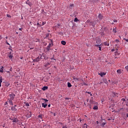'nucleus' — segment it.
<instances>
[{
  "instance_id": "obj_1",
  "label": "nucleus",
  "mask_w": 128,
  "mask_h": 128,
  "mask_svg": "<svg viewBox=\"0 0 128 128\" xmlns=\"http://www.w3.org/2000/svg\"><path fill=\"white\" fill-rule=\"evenodd\" d=\"M14 98H16V94L14 93H12L8 95V104H9L10 106H14V102L12 100H14Z\"/></svg>"
},
{
  "instance_id": "obj_2",
  "label": "nucleus",
  "mask_w": 128,
  "mask_h": 128,
  "mask_svg": "<svg viewBox=\"0 0 128 128\" xmlns=\"http://www.w3.org/2000/svg\"><path fill=\"white\" fill-rule=\"evenodd\" d=\"M16 106H17L16 105H14V106H12V107H11V110L12 112H18V109L16 108Z\"/></svg>"
},
{
  "instance_id": "obj_3",
  "label": "nucleus",
  "mask_w": 128,
  "mask_h": 128,
  "mask_svg": "<svg viewBox=\"0 0 128 128\" xmlns=\"http://www.w3.org/2000/svg\"><path fill=\"white\" fill-rule=\"evenodd\" d=\"M40 56L37 57L35 59L33 60L34 62H40Z\"/></svg>"
},
{
  "instance_id": "obj_4",
  "label": "nucleus",
  "mask_w": 128,
  "mask_h": 128,
  "mask_svg": "<svg viewBox=\"0 0 128 128\" xmlns=\"http://www.w3.org/2000/svg\"><path fill=\"white\" fill-rule=\"evenodd\" d=\"M98 74L100 76L101 78H102L104 76H106V73L104 72H100V73H98Z\"/></svg>"
},
{
  "instance_id": "obj_5",
  "label": "nucleus",
  "mask_w": 128,
  "mask_h": 128,
  "mask_svg": "<svg viewBox=\"0 0 128 128\" xmlns=\"http://www.w3.org/2000/svg\"><path fill=\"white\" fill-rule=\"evenodd\" d=\"M124 108H122L118 110L117 112L118 114H123L124 113Z\"/></svg>"
},
{
  "instance_id": "obj_6",
  "label": "nucleus",
  "mask_w": 128,
  "mask_h": 128,
  "mask_svg": "<svg viewBox=\"0 0 128 128\" xmlns=\"http://www.w3.org/2000/svg\"><path fill=\"white\" fill-rule=\"evenodd\" d=\"M101 42V40L100 38H97L96 39V44H100Z\"/></svg>"
},
{
  "instance_id": "obj_7",
  "label": "nucleus",
  "mask_w": 128,
  "mask_h": 128,
  "mask_svg": "<svg viewBox=\"0 0 128 128\" xmlns=\"http://www.w3.org/2000/svg\"><path fill=\"white\" fill-rule=\"evenodd\" d=\"M50 46H52L51 44H49L47 46L46 50L48 52L50 50Z\"/></svg>"
},
{
  "instance_id": "obj_8",
  "label": "nucleus",
  "mask_w": 128,
  "mask_h": 128,
  "mask_svg": "<svg viewBox=\"0 0 128 128\" xmlns=\"http://www.w3.org/2000/svg\"><path fill=\"white\" fill-rule=\"evenodd\" d=\"M26 4L30 6H32V2H30V0L26 1Z\"/></svg>"
},
{
  "instance_id": "obj_9",
  "label": "nucleus",
  "mask_w": 128,
  "mask_h": 128,
  "mask_svg": "<svg viewBox=\"0 0 128 128\" xmlns=\"http://www.w3.org/2000/svg\"><path fill=\"white\" fill-rule=\"evenodd\" d=\"M42 108H46V106H48V104H44V103H42Z\"/></svg>"
},
{
  "instance_id": "obj_10",
  "label": "nucleus",
  "mask_w": 128,
  "mask_h": 128,
  "mask_svg": "<svg viewBox=\"0 0 128 128\" xmlns=\"http://www.w3.org/2000/svg\"><path fill=\"white\" fill-rule=\"evenodd\" d=\"M100 46H102V44H96L95 46L99 48V50H102V47Z\"/></svg>"
},
{
  "instance_id": "obj_11",
  "label": "nucleus",
  "mask_w": 128,
  "mask_h": 128,
  "mask_svg": "<svg viewBox=\"0 0 128 128\" xmlns=\"http://www.w3.org/2000/svg\"><path fill=\"white\" fill-rule=\"evenodd\" d=\"M98 18L99 20H102V14H98Z\"/></svg>"
},
{
  "instance_id": "obj_12",
  "label": "nucleus",
  "mask_w": 128,
  "mask_h": 128,
  "mask_svg": "<svg viewBox=\"0 0 128 128\" xmlns=\"http://www.w3.org/2000/svg\"><path fill=\"white\" fill-rule=\"evenodd\" d=\"M12 122H18V118H14Z\"/></svg>"
},
{
  "instance_id": "obj_13",
  "label": "nucleus",
  "mask_w": 128,
  "mask_h": 128,
  "mask_svg": "<svg viewBox=\"0 0 128 128\" xmlns=\"http://www.w3.org/2000/svg\"><path fill=\"white\" fill-rule=\"evenodd\" d=\"M104 46H110V44L108 43V41L105 42H104Z\"/></svg>"
},
{
  "instance_id": "obj_14",
  "label": "nucleus",
  "mask_w": 128,
  "mask_h": 128,
  "mask_svg": "<svg viewBox=\"0 0 128 128\" xmlns=\"http://www.w3.org/2000/svg\"><path fill=\"white\" fill-rule=\"evenodd\" d=\"M43 57L44 58V60H48V56H46V54H44L43 56Z\"/></svg>"
},
{
  "instance_id": "obj_15",
  "label": "nucleus",
  "mask_w": 128,
  "mask_h": 128,
  "mask_svg": "<svg viewBox=\"0 0 128 128\" xmlns=\"http://www.w3.org/2000/svg\"><path fill=\"white\" fill-rule=\"evenodd\" d=\"M88 124H84L82 126V128H88Z\"/></svg>"
},
{
  "instance_id": "obj_16",
  "label": "nucleus",
  "mask_w": 128,
  "mask_h": 128,
  "mask_svg": "<svg viewBox=\"0 0 128 128\" xmlns=\"http://www.w3.org/2000/svg\"><path fill=\"white\" fill-rule=\"evenodd\" d=\"M48 86H44L42 88V90H48Z\"/></svg>"
},
{
  "instance_id": "obj_17",
  "label": "nucleus",
  "mask_w": 128,
  "mask_h": 128,
  "mask_svg": "<svg viewBox=\"0 0 128 128\" xmlns=\"http://www.w3.org/2000/svg\"><path fill=\"white\" fill-rule=\"evenodd\" d=\"M61 44H63V46H66V41H62L61 42Z\"/></svg>"
},
{
  "instance_id": "obj_18",
  "label": "nucleus",
  "mask_w": 128,
  "mask_h": 128,
  "mask_svg": "<svg viewBox=\"0 0 128 128\" xmlns=\"http://www.w3.org/2000/svg\"><path fill=\"white\" fill-rule=\"evenodd\" d=\"M50 62H46V64L44 65L45 68H48V66H50Z\"/></svg>"
},
{
  "instance_id": "obj_19",
  "label": "nucleus",
  "mask_w": 128,
  "mask_h": 128,
  "mask_svg": "<svg viewBox=\"0 0 128 128\" xmlns=\"http://www.w3.org/2000/svg\"><path fill=\"white\" fill-rule=\"evenodd\" d=\"M0 72H4V66H2V67L0 68Z\"/></svg>"
},
{
  "instance_id": "obj_20",
  "label": "nucleus",
  "mask_w": 128,
  "mask_h": 128,
  "mask_svg": "<svg viewBox=\"0 0 128 128\" xmlns=\"http://www.w3.org/2000/svg\"><path fill=\"white\" fill-rule=\"evenodd\" d=\"M68 88H72V84L70 82L68 83Z\"/></svg>"
},
{
  "instance_id": "obj_21",
  "label": "nucleus",
  "mask_w": 128,
  "mask_h": 128,
  "mask_svg": "<svg viewBox=\"0 0 128 128\" xmlns=\"http://www.w3.org/2000/svg\"><path fill=\"white\" fill-rule=\"evenodd\" d=\"M42 100H44L45 102H48V100L47 99H46V98H42Z\"/></svg>"
},
{
  "instance_id": "obj_22",
  "label": "nucleus",
  "mask_w": 128,
  "mask_h": 128,
  "mask_svg": "<svg viewBox=\"0 0 128 128\" xmlns=\"http://www.w3.org/2000/svg\"><path fill=\"white\" fill-rule=\"evenodd\" d=\"M74 6V4H70V6L69 8H73Z\"/></svg>"
},
{
  "instance_id": "obj_23",
  "label": "nucleus",
  "mask_w": 128,
  "mask_h": 128,
  "mask_svg": "<svg viewBox=\"0 0 128 128\" xmlns=\"http://www.w3.org/2000/svg\"><path fill=\"white\" fill-rule=\"evenodd\" d=\"M94 110H98V106H94Z\"/></svg>"
},
{
  "instance_id": "obj_24",
  "label": "nucleus",
  "mask_w": 128,
  "mask_h": 128,
  "mask_svg": "<svg viewBox=\"0 0 128 128\" xmlns=\"http://www.w3.org/2000/svg\"><path fill=\"white\" fill-rule=\"evenodd\" d=\"M112 32H116V28H113V29H112Z\"/></svg>"
},
{
  "instance_id": "obj_25",
  "label": "nucleus",
  "mask_w": 128,
  "mask_h": 128,
  "mask_svg": "<svg viewBox=\"0 0 128 128\" xmlns=\"http://www.w3.org/2000/svg\"><path fill=\"white\" fill-rule=\"evenodd\" d=\"M38 118H41V120H42V114H40L38 116Z\"/></svg>"
},
{
  "instance_id": "obj_26",
  "label": "nucleus",
  "mask_w": 128,
  "mask_h": 128,
  "mask_svg": "<svg viewBox=\"0 0 128 128\" xmlns=\"http://www.w3.org/2000/svg\"><path fill=\"white\" fill-rule=\"evenodd\" d=\"M117 72L118 74H122V71L120 70H117Z\"/></svg>"
},
{
  "instance_id": "obj_27",
  "label": "nucleus",
  "mask_w": 128,
  "mask_h": 128,
  "mask_svg": "<svg viewBox=\"0 0 128 128\" xmlns=\"http://www.w3.org/2000/svg\"><path fill=\"white\" fill-rule=\"evenodd\" d=\"M48 36H50V34L48 33L46 34V36L44 38H48Z\"/></svg>"
},
{
  "instance_id": "obj_28",
  "label": "nucleus",
  "mask_w": 128,
  "mask_h": 128,
  "mask_svg": "<svg viewBox=\"0 0 128 128\" xmlns=\"http://www.w3.org/2000/svg\"><path fill=\"white\" fill-rule=\"evenodd\" d=\"M74 22H78V18H76L74 20Z\"/></svg>"
},
{
  "instance_id": "obj_29",
  "label": "nucleus",
  "mask_w": 128,
  "mask_h": 128,
  "mask_svg": "<svg viewBox=\"0 0 128 128\" xmlns=\"http://www.w3.org/2000/svg\"><path fill=\"white\" fill-rule=\"evenodd\" d=\"M10 86V83H8V82H7V83H6V84H5V86H7V87H8V86Z\"/></svg>"
},
{
  "instance_id": "obj_30",
  "label": "nucleus",
  "mask_w": 128,
  "mask_h": 128,
  "mask_svg": "<svg viewBox=\"0 0 128 128\" xmlns=\"http://www.w3.org/2000/svg\"><path fill=\"white\" fill-rule=\"evenodd\" d=\"M2 77L0 78V84H2Z\"/></svg>"
},
{
  "instance_id": "obj_31",
  "label": "nucleus",
  "mask_w": 128,
  "mask_h": 128,
  "mask_svg": "<svg viewBox=\"0 0 128 128\" xmlns=\"http://www.w3.org/2000/svg\"><path fill=\"white\" fill-rule=\"evenodd\" d=\"M104 126H106V122H102V126L104 128Z\"/></svg>"
},
{
  "instance_id": "obj_32",
  "label": "nucleus",
  "mask_w": 128,
  "mask_h": 128,
  "mask_svg": "<svg viewBox=\"0 0 128 128\" xmlns=\"http://www.w3.org/2000/svg\"><path fill=\"white\" fill-rule=\"evenodd\" d=\"M115 42H116L117 44H118V42H120V40H115Z\"/></svg>"
},
{
  "instance_id": "obj_33",
  "label": "nucleus",
  "mask_w": 128,
  "mask_h": 128,
  "mask_svg": "<svg viewBox=\"0 0 128 128\" xmlns=\"http://www.w3.org/2000/svg\"><path fill=\"white\" fill-rule=\"evenodd\" d=\"M46 24V22H42V26H44V24Z\"/></svg>"
},
{
  "instance_id": "obj_34",
  "label": "nucleus",
  "mask_w": 128,
  "mask_h": 128,
  "mask_svg": "<svg viewBox=\"0 0 128 128\" xmlns=\"http://www.w3.org/2000/svg\"><path fill=\"white\" fill-rule=\"evenodd\" d=\"M26 106H30V104H28V103H26Z\"/></svg>"
},
{
  "instance_id": "obj_35",
  "label": "nucleus",
  "mask_w": 128,
  "mask_h": 128,
  "mask_svg": "<svg viewBox=\"0 0 128 128\" xmlns=\"http://www.w3.org/2000/svg\"><path fill=\"white\" fill-rule=\"evenodd\" d=\"M6 16H8V18H12V16H10V15L7 14H6Z\"/></svg>"
},
{
  "instance_id": "obj_36",
  "label": "nucleus",
  "mask_w": 128,
  "mask_h": 128,
  "mask_svg": "<svg viewBox=\"0 0 128 128\" xmlns=\"http://www.w3.org/2000/svg\"><path fill=\"white\" fill-rule=\"evenodd\" d=\"M125 68H126V70H127V72H128V66H126L125 67Z\"/></svg>"
},
{
  "instance_id": "obj_37",
  "label": "nucleus",
  "mask_w": 128,
  "mask_h": 128,
  "mask_svg": "<svg viewBox=\"0 0 128 128\" xmlns=\"http://www.w3.org/2000/svg\"><path fill=\"white\" fill-rule=\"evenodd\" d=\"M9 58H12V55L10 54V55L9 56Z\"/></svg>"
},
{
  "instance_id": "obj_38",
  "label": "nucleus",
  "mask_w": 128,
  "mask_h": 128,
  "mask_svg": "<svg viewBox=\"0 0 128 128\" xmlns=\"http://www.w3.org/2000/svg\"><path fill=\"white\" fill-rule=\"evenodd\" d=\"M37 26H39L40 28V26H42V25H40V23H38V22Z\"/></svg>"
},
{
  "instance_id": "obj_39",
  "label": "nucleus",
  "mask_w": 128,
  "mask_h": 128,
  "mask_svg": "<svg viewBox=\"0 0 128 128\" xmlns=\"http://www.w3.org/2000/svg\"><path fill=\"white\" fill-rule=\"evenodd\" d=\"M114 22H118V20H114Z\"/></svg>"
},
{
  "instance_id": "obj_40",
  "label": "nucleus",
  "mask_w": 128,
  "mask_h": 128,
  "mask_svg": "<svg viewBox=\"0 0 128 128\" xmlns=\"http://www.w3.org/2000/svg\"><path fill=\"white\" fill-rule=\"evenodd\" d=\"M122 102H126V100L124 98H122Z\"/></svg>"
},
{
  "instance_id": "obj_41",
  "label": "nucleus",
  "mask_w": 128,
  "mask_h": 128,
  "mask_svg": "<svg viewBox=\"0 0 128 128\" xmlns=\"http://www.w3.org/2000/svg\"><path fill=\"white\" fill-rule=\"evenodd\" d=\"M83 84H84V86H88V84H86V82H84Z\"/></svg>"
},
{
  "instance_id": "obj_42",
  "label": "nucleus",
  "mask_w": 128,
  "mask_h": 128,
  "mask_svg": "<svg viewBox=\"0 0 128 128\" xmlns=\"http://www.w3.org/2000/svg\"><path fill=\"white\" fill-rule=\"evenodd\" d=\"M124 40H126V42H128V39H126V38H124Z\"/></svg>"
},
{
  "instance_id": "obj_43",
  "label": "nucleus",
  "mask_w": 128,
  "mask_h": 128,
  "mask_svg": "<svg viewBox=\"0 0 128 128\" xmlns=\"http://www.w3.org/2000/svg\"><path fill=\"white\" fill-rule=\"evenodd\" d=\"M70 98H68V97H66V98H65V100H70Z\"/></svg>"
},
{
  "instance_id": "obj_44",
  "label": "nucleus",
  "mask_w": 128,
  "mask_h": 128,
  "mask_svg": "<svg viewBox=\"0 0 128 128\" xmlns=\"http://www.w3.org/2000/svg\"><path fill=\"white\" fill-rule=\"evenodd\" d=\"M40 60H42V56H41L40 57Z\"/></svg>"
},
{
  "instance_id": "obj_45",
  "label": "nucleus",
  "mask_w": 128,
  "mask_h": 128,
  "mask_svg": "<svg viewBox=\"0 0 128 128\" xmlns=\"http://www.w3.org/2000/svg\"><path fill=\"white\" fill-rule=\"evenodd\" d=\"M10 118V120H12V121L14 120V118Z\"/></svg>"
},
{
  "instance_id": "obj_46",
  "label": "nucleus",
  "mask_w": 128,
  "mask_h": 128,
  "mask_svg": "<svg viewBox=\"0 0 128 128\" xmlns=\"http://www.w3.org/2000/svg\"><path fill=\"white\" fill-rule=\"evenodd\" d=\"M19 30H22V28H20Z\"/></svg>"
},
{
  "instance_id": "obj_47",
  "label": "nucleus",
  "mask_w": 128,
  "mask_h": 128,
  "mask_svg": "<svg viewBox=\"0 0 128 128\" xmlns=\"http://www.w3.org/2000/svg\"><path fill=\"white\" fill-rule=\"evenodd\" d=\"M30 116H29V118H31V116H32V112H30Z\"/></svg>"
},
{
  "instance_id": "obj_48",
  "label": "nucleus",
  "mask_w": 128,
  "mask_h": 128,
  "mask_svg": "<svg viewBox=\"0 0 128 128\" xmlns=\"http://www.w3.org/2000/svg\"><path fill=\"white\" fill-rule=\"evenodd\" d=\"M50 60H56V59L54 58H50Z\"/></svg>"
},
{
  "instance_id": "obj_49",
  "label": "nucleus",
  "mask_w": 128,
  "mask_h": 128,
  "mask_svg": "<svg viewBox=\"0 0 128 128\" xmlns=\"http://www.w3.org/2000/svg\"><path fill=\"white\" fill-rule=\"evenodd\" d=\"M48 108H50V104H48Z\"/></svg>"
},
{
  "instance_id": "obj_50",
  "label": "nucleus",
  "mask_w": 128,
  "mask_h": 128,
  "mask_svg": "<svg viewBox=\"0 0 128 128\" xmlns=\"http://www.w3.org/2000/svg\"><path fill=\"white\" fill-rule=\"evenodd\" d=\"M8 102H5V104H8Z\"/></svg>"
},
{
  "instance_id": "obj_51",
  "label": "nucleus",
  "mask_w": 128,
  "mask_h": 128,
  "mask_svg": "<svg viewBox=\"0 0 128 128\" xmlns=\"http://www.w3.org/2000/svg\"><path fill=\"white\" fill-rule=\"evenodd\" d=\"M106 80H104V82H105L106 84Z\"/></svg>"
},
{
  "instance_id": "obj_52",
  "label": "nucleus",
  "mask_w": 128,
  "mask_h": 128,
  "mask_svg": "<svg viewBox=\"0 0 128 128\" xmlns=\"http://www.w3.org/2000/svg\"><path fill=\"white\" fill-rule=\"evenodd\" d=\"M88 92V94H92V92Z\"/></svg>"
},
{
  "instance_id": "obj_53",
  "label": "nucleus",
  "mask_w": 128,
  "mask_h": 128,
  "mask_svg": "<svg viewBox=\"0 0 128 128\" xmlns=\"http://www.w3.org/2000/svg\"><path fill=\"white\" fill-rule=\"evenodd\" d=\"M112 119H110V118H108V120H110Z\"/></svg>"
},
{
  "instance_id": "obj_54",
  "label": "nucleus",
  "mask_w": 128,
  "mask_h": 128,
  "mask_svg": "<svg viewBox=\"0 0 128 128\" xmlns=\"http://www.w3.org/2000/svg\"><path fill=\"white\" fill-rule=\"evenodd\" d=\"M54 116H56V113H54Z\"/></svg>"
},
{
  "instance_id": "obj_55",
  "label": "nucleus",
  "mask_w": 128,
  "mask_h": 128,
  "mask_svg": "<svg viewBox=\"0 0 128 128\" xmlns=\"http://www.w3.org/2000/svg\"><path fill=\"white\" fill-rule=\"evenodd\" d=\"M98 84H102V82H98Z\"/></svg>"
},
{
  "instance_id": "obj_56",
  "label": "nucleus",
  "mask_w": 128,
  "mask_h": 128,
  "mask_svg": "<svg viewBox=\"0 0 128 128\" xmlns=\"http://www.w3.org/2000/svg\"><path fill=\"white\" fill-rule=\"evenodd\" d=\"M6 72H8V74H10V71H6Z\"/></svg>"
},
{
  "instance_id": "obj_57",
  "label": "nucleus",
  "mask_w": 128,
  "mask_h": 128,
  "mask_svg": "<svg viewBox=\"0 0 128 128\" xmlns=\"http://www.w3.org/2000/svg\"><path fill=\"white\" fill-rule=\"evenodd\" d=\"M6 44H7L8 46H10V44H9L8 42H6Z\"/></svg>"
},
{
  "instance_id": "obj_58",
  "label": "nucleus",
  "mask_w": 128,
  "mask_h": 128,
  "mask_svg": "<svg viewBox=\"0 0 128 128\" xmlns=\"http://www.w3.org/2000/svg\"><path fill=\"white\" fill-rule=\"evenodd\" d=\"M112 52H114V49H112Z\"/></svg>"
},
{
  "instance_id": "obj_59",
  "label": "nucleus",
  "mask_w": 128,
  "mask_h": 128,
  "mask_svg": "<svg viewBox=\"0 0 128 128\" xmlns=\"http://www.w3.org/2000/svg\"><path fill=\"white\" fill-rule=\"evenodd\" d=\"M54 68H56V66H54Z\"/></svg>"
},
{
  "instance_id": "obj_60",
  "label": "nucleus",
  "mask_w": 128,
  "mask_h": 128,
  "mask_svg": "<svg viewBox=\"0 0 128 128\" xmlns=\"http://www.w3.org/2000/svg\"><path fill=\"white\" fill-rule=\"evenodd\" d=\"M90 96H92V93L90 94Z\"/></svg>"
},
{
  "instance_id": "obj_61",
  "label": "nucleus",
  "mask_w": 128,
  "mask_h": 128,
  "mask_svg": "<svg viewBox=\"0 0 128 128\" xmlns=\"http://www.w3.org/2000/svg\"><path fill=\"white\" fill-rule=\"evenodd\" d=\"M92 26H94V24H92Z\"/></svg>"
},
{
  "instance_id": "obj_62",
  "label": "nucleus",
  "mask_w": 128,
  "mask_h": 128,
  "mask_svg": "<svg viewBox=\"0 0 128 128\" xmlns=\"http://www.w3.org/2000/svg\"><path fill=\"white\" fill-rule=\"evenodd\" d=\"M86 22H90V20H87Z\"/></svg>"
},
{
  "instance_id": "obj_63",
  "label": "nucleus",
  "mask_w": 128,
  "mask_h": 128,
  "mask_svg": "<svg viewBox=\"0 0 128 128\" xmlns=\"http://www.w3.org/2000/svg\"><path fill=\"white\" fill-rule=\"evenodd\" d=\"M116 50H118V48H116Z\"/></svg>"
},
{
  "instance_id": "obj_64",
  "label": "nucleus",
  "mask_w": 128,
  "mask_h": 128,
  "mask_svg": "<svg viewBox=\"0 0 128 128\" xmlns=\"http://www.w3.org/2000/svg\"><path fill=\"white\" fill-rule=\"evenodd\" d=\"M87 102H88V99L87 100Z\"/></svg>"
}]
</instances>
